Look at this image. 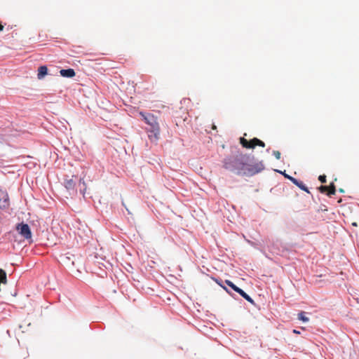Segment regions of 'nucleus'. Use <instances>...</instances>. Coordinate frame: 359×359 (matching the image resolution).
I'll list each match as a JSON object with an SVG mask.
<instances>
[{"mask_svg":"<svg viewBox=\"0 0 359 359\" xmlns=\"http://www.w3.org/2000/svg\"><path fill=\"white\" fill-rule=\"evenodd\" d=\"M252 154H243L238 151L236 155H227L223 160L222 167L238 176L250 177L265 169L263 161L255 162Z\"/></svg>","mask_w":359,"mask_h":359,"instance_id":"nucleus-1","label":"nucleus"},{"mask_svg":"<svg viewBox=\"0 0 359 359\" xmlns=\"http://www.w3.org/2000/svg\"><path fill=\"white\" fill-rule=\"evenodd\" d=\"M142 121L149 126L147 132L148 137L151 142H157L160 138V127L158 123V118L153 114L141 111L139 113Z\"/></svg>","mask_w":359,"mask_h":359,"instance_id":"nucleus-2","label":"nucleus"},{"mask_svg":"<svg viewBox=\"0 0 359 359\" xmlns=\"http://www.w3.org/2000/svg\"><path fill=\"white\" fill-rule=\"evenodd\" d=\"M63 185L67 189L69 195L71 196H74L77 194L78 189L81 195L83 196L85 200L87 198H91V196L89 192L87 191V185L83 178H79L78 184L76 181L72 178L69 179L67 175H65L64 177Z\"/></svg>","mask_w":359,"mask_h":359,"instance_id":"nucleus-3","label":"nucleus"},{"mask_svg":"<svg viewBox=\"0 0 359 359\" xmlns=\"http://www.w3.org/2000/svg\"><path fill=\"white\" fill-rule=\"evenodd\" d=\"M226 284L230 287L229 288V290L230 292L236 297V299H234L236 301H238L240 303L241 302V299L237 295L238 294L239 296H241L245 300H246L248 303L252 305L255 308L257 309L258 310H260V306L256 304L254 299L242 288L237 286L233 282H226Z\"/></svg>","mask_w":359,"mask_h":359,"instance_id":"nucleus-4","label":"nucleus"},{"mask_svg":"<svg viewBox=\"0 0 359 359\" xmlns=\"http://www.w3.org/2000/svg\"><path fill=\"white\" fill-rule=\"evenodd\" d=\"M15 230L21 237L27 241L29 244L34 242L32 229L27 223L24 221L17 223L15 226Z\"/></svg>","mask_w":359,"mask_h":359,"instance_id":"nucleus-5","label":"nucleus"},{"mask_svg":"<svg viewBox=\"0 0 359 359\" xmlns=\"http://www.w3.org/2000/svg\"><path fill=\"white\" fill-rule=\"evenodd\" d=\"M269 248L273 254L280 256H283L285 252L288 251L285 244L279 238L269 239Z\"/></svg>","mask_w":359,"mask_h":359,"instance_id":"nucleus-6","label":"nucleus"},{"mask_svg":"<svg viewBox=\"0 0 359 359\" xmlns=\"http://www.w3.org/2000/svg\"><path fill=\"white\" fill-rule=\"evenodd\" d=\"M239 140L240 144L243 148L255 149L256 146H259L261 147H265V143L262 140L258 139L257 137H254L250 140H248L244 137H241Z\"/></svg>","mask_w":359,"mask_h":359,"instance_id":"nucleus-7","label":"nucleus"},{"mask_svg":"<svg viewBox=\"0 0 359 359\" xmlns=\"http://www.w3.org/2000/svg\"><path fill=\"white\" fill-rule=\"evenodd\" d=\"M56 73L52 72L46 65H40L37 68V79L39 80H43L46 76H53Z\"/></svg>","mask_w":359,"mask_h":359,"instance_id":"nucleus-8","label":"nucleus"},{"mask_svg":"<svg viewBox=\"0 0 359 359\" xmlns=\"http://www.w3.org/2000/svg\"><path fill=\"white\" fill-rule=\"evenodd\" d=\"M318 189L320 193L325 194L329 197H332L335 195L337 192L336 186L334 182H330L327 186H320Z\"/></svg>","mask_w":359,"mask_h":359,"instance_id":"nucleus-9","label":"nucleus"},{"mask_svg":"<svg viewBox=\"0 0 359 359\" xmlns=\"http://www.w3.org/2000/svg\"><path fill=\"white\" fill-rule=\"evenodd\" d=\"M211 279L224 290L233 299H236V297L230 292L229 290L230 287L226 284V282H232L231 280L228 279L223 280L222 278L217 276H211Z\"/></svg>","mask_w":359,"mask_h":359,"instance_id":"nucleus-10","label":"nucleus"},{"mask_svg":"<svg viewBox=\"0 0 359 359\" xmlns=\"http://www.w3.org/2000/svg\"><path fill=\"white\" fill-rule=\"evenodd\" d=\"M59 73L62 77L67 79H72L76 75L75 70L70 67H68L67 69H60L59 70Z\"/></svg>","mask_w":359,"mask_h":359,"instance_id":"nucleus-11","label":"nucleus"},{"mask_svg":"<svg viewBox=\"0 0 359 359\" xmlns=\"http://www.w3.org/2000/svg\"><path fill=\"white\" fill-rule=\"evenodd\" d=\"M2 200H1L0 203V209L6 210L8 208L10 205L9 196L6 191H2Z\"/></svg>","mask_w":359,"mask_h":359,"instance_id":"nucleus-12","label":"nucleus"},{"mask_svg":"<svg viewBox=\"0 0 359 359\" xmlns=\"http://www.w3.org/2000/svg\"><path fill=\"white\" fill-rule=\"evenodd\" d=\"M291 182L296 185L301 190L310 194L309 189L308 187L300 180L297 179L295 177L291 179Z\"/></svg>","mask_w":359,"mask_h":359,"instance_id":"nucleus-13","label":"nucleus"},{"mask_svg":"<svg viewBox=\"0 0 359 359\" xmlns=\"http://www.w3.org/2000/svg\"><path fill=\"white\" fill-rule=\"evenodd\" d=\"M297 319L302 323H307L309 320V318L306 316V313L304 311H300L298 313Z\"/></svg>","mask_w":359,"mask_h":359,"instance_id":"nucleus-14","label":"nucleus"},{"mask_svg":"<svg viewBox=\"0 0 359 359\" xmlns=\"http://www.w3.org/2000/svg\"><path fill=\"white\" fill-rule=\"evenodd\" d=\"M7 283V276L5 270L0 269V284Z\"/></svg>","mask_w":359,"mask_h":359,"instance_id":"nucleus-15","label":"nucleus"},{"mask_svg":"<svg viewBox=\"0 0 359 359\" xmlns=\"http://www.w3.org/2000/svg\"><path fill=\"white\" fill-rule=\"evenodd\" d=\"M104 323H101V322H92L89 327H90V329L91 330H94L95 328H100L101 330H103V327H104Z\"/></svg>","mask_w":359,"mask_h":359,"instance_id":"nucleus-16","label":"nucleus"},{"mask_svg":"<svg viewBox=\"0 0 359 359\" xmlns=\"http://www.w3.org/2000/svg\"><path fill=\"white\" fill-rule=\"evenodd\" d=\"M273 171L277 172V173H279V174L282 175L285 179L290 180V182H291V179L294 178V177L287 174L285 170H278V169H273Z\"/></svg>","mask_w":359,"mask_h":359,"instance_id":"nucleus-17","label":"nucleus"},{"mask_svg":"<svg viewBox=\"0 0 359 359\" xmlns=\"http://www.w3.org/2000/svg\"><path fill=\"white\" fill-rule=\"evenodd\" d=\"M318 180L322 183L324 184L327 181V177L325 175H320L318 177Z\"/></svg>","mask_w":359,"mask_h":359,"instance_id":"nucleus-18","label":"nucleus"},{"mask_svg":"<svg viewBox=\"0 0 359 359\" xmlns=\"http://www.w3.org/2000/svg\"><path fill=\"white\" fill-rule=\"evenodd\" d=\"M272 155L274 156L276 159L279 160L281 154L280 151L273 150Z\"/></svg>","mask_w":359,"mask_h":359,"instance_id":"nucleus-19","label":"nucleus"},{"mask_svg":"<svg viewBox=\"0 0 359 359\" xmlns=\"http://www.w3.org/2000/svg\"><path fill=\"white\" fill-rule=\"evenodd\" d=\"M292 333L295 334H301V332L297 329H293L292 330Z\"/></svg>","mask_w":359,"mask_h":359,"instance_id":"nucleus-20","label":"nucleus"},{"mask_svg":"<svg viewBox=\"0 0 359 359\" xmlns=\"http://www.w3.org/2000/svg\"><path fill=\"white\" fill-rule=\"evenodd\" d=\"M4 29V26L2 25L1 21H0V32H1Z\"/></svg>","mask_w":359,"mask_h":359,"instance_id":"nucleus-21","label":"nucleus"},{"mask_svg":"<svg viewBox=\"0 0 359 359\" xmlns=\"http://www.w3.org/2000/svg\"><path fill=\"white\" fill-rule=\"evenodd\" d=\"M352 226H358L357 222H353V223H352Z\"/></svg>","mask_w":359,"mask_h":359,"instance_id":"nucleus-22","label":"nucleus"},{"mask_svg":"<svg viewBox=\"0 0 359 359\" xmlns=\"http://www.w3.org/2000/svg\"><path fill=\"white\" fill-rule=\"evenodd\" d=\"M339 191L340 193H344V189H339Z\"/></svg>","mask_w":359,"mask_h":359,"instance_id":"nucleus-23","label":"nucleus"},{"mask_svg":"<svg viewBox=\"0 0 359 359\" xmlns=\"http://www.w3.org/2000/svg\"><path fill=\"white\" fill-rule=\"evenodd\" d=\"M128 266H129L131 269H133V266H132V265H131L130 264H128Z\"/></svg>","mask_w":359,"mask_h":359,"instance_id":"nucleus-24","label":"nucleus"},{"mask_svg":"<svg viewBox=\"0 0 359 359\" xmlns=\"http://www.w3.org/2000/svg\"><path fill=\"white\" fill-rule=\"evenodd\" d=\"M126 270H127L128 272H130V268L126 269Z\"/></svg>","mask_w":359,"mask_h":359,"instance_id":"nucleus-25","label":"nucleus"},{"mask_svg":"<svg viewBox=\"0 0 359 359\" xmlns=\"http://www.w3.org/2000/svg\"><path fill=\"white\" fill-rule=\"evenodd\" d=\"M126 270H127L128 272H130V268L126 269Z\"/></svg>","mask_w":359,"mask_h":359,"instance_id":"nucleus-26","label":"nucleus"},{"mask_svg":"<svg viewBox=\"0 0 359 359\" xmlns=\"http://www.w3.org/2000/svg\"><path fill=\"white\" fill-rule=\"evenodd\" d=\"M269 151H270V148H268V149H266V151H267V152H269Z\"/></svg>","mask_w":359,"mask_h":359,"instance_id":"nucleus-27","label":"nucleus"},{"mask_svg":"<svg viewBox=\"0 0 359 359\" xmlns=\"http://www.w3.org/2000/svg\"><path fill=\"white\" fill-rule=\"evenodd\" d=\"M72 177L77 178V177H76V176H75V175H72Z\"/></svg>","mask_w":359,"mask_h":359,"instance_id":"nucleus-28","label":"nucleus"}]
</instances>
